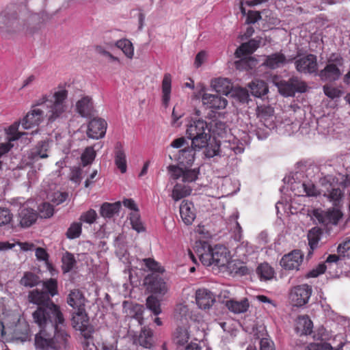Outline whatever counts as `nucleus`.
Instances as JSON below:
<instances>
[{"mask_svg": "<svg viewBox=\"0 0 350 350\" xmlns=\"http://www.w3.org/2000/svg\"><path fill=\"white\" fill-rule=\"evenodd\" d=\"M304 255L299 250H294L283 256L280 260V265L286 270H299Z\"/></svg>", "mask_w": 350, "mask_h": 350, "instance_id": "nucleus-18", "label": "nucleus"}, {"mask_svg": "<svg viewBox=\"0 0 350 350\" xmlns=\"http://www.w3.org/2000/svg\"><path fill=\"white\" fill-rule=\"evenodd\" d=\"M39 213L41 217L49 218L53 216L54 209L51 204L44 202L39 206Z\"/></svg>", "mask_w": 350, "mask_h": 350, "instance_id": "nucleus-55", "label": "nucleus"}, {"mask_svg": "<svg viewBox=\"0 0 350 350\" xmlns=\"http://www.w3.org/2000/svg\"><path fill=\"white\" fill-rule=\"evenodd\" d=\"M130 221L132 228L137 232H143L144 227L140 219L138 211H132L130 213Z\"/></svg>", "mask_w": 350, "mask_h": 350, "instance_id": "nucleus-45", "label": "nucleus"}, {"mask_svg": "<svg viewBox=\"0 0 350 350\" xmlns=\"http://www.w3.org/2000/svg\"><path fill=\"white\" fill-rule=\"evenodd\" d=\"M44 291L49 293V297H52L58 293L57 282L54 278H50L42 282Z\"/></svg>", "mask_w": 350, "mask_h": 350, "instance_id": "nucleus-40", "label": "nucleus"}, {"mask_svg": "<svg viewBox=\"0 0 350 350\" xmlns=\"http://www.w3.org/2000/svg\"><path fill=\"white\" fill-rule=\"evenodd\" d=\"M302 187L308 196H317L320 194L316 187L311 183H303Z\"/></svg>", "mask_w": 350, "mask_h": 350, "instance_id": "nucleus-62", "label": "nucleus"}, {"mask_svg": "<svg viewBox=\"0 0 350 350\" xmlns=\"http://www.w3.org/2000/svg\"><path fill=\"white\" fill-rule=\"evenodd\" d=\"M20 282L24 286L31 288L38 285L40 281L38 277L34 273L26 272L21 279Z\"/></svg>", "mask_w": 350, "mask_h": 350, "instance_id": "nucleus-42", "label": "nucleus"}, {"mask_svg": "<svg viewBox=\"0 0 350 350\" xmlns=\"http://www.w3.org/2000/svg\"><path fill=\"white\" fill-rule=\"evenodd\" d=\"M338 178L332 176H327L322 180V185H325L326 190L324 191L323 196L327 197L330 201L334 202L335 204L342 197L343 193L338 187Z\"/></svg>", "mask_w": 350, "mask_h": 350, "instance_id": "nucleus-12", "label": "nucleus"}, {"mask_svg": "<svg viewBox=\"0 0 350 350\" xmlns=\"http://www.w3.org/2000/svg\"><path fill=\"white\" fill-rule=\"evenodd\" d=\"M53 144V141L51 139H46L40 142L36 146V152L35 153H46Z\"/></svg>", "mask_w": 350, "mask_h": 350, "instance_id": "nucleus-59", "label": "nucleus"}, {"mask_svg": "<svg viewBox=\"0 0 350 350\" xmlns=\"http://www.w3.org/2000/svg\"><path fill=\"white\" fill-rule=\"evenodd\" d=\"M21 124V120L15 121L5 129L7 141L3 143H0V153H8L15 146L17 140L27 134V133L20 132L18 131Z\"/></svg>", "mask_w": 350, "mask_h": 350, "instance_id": "nucleus-7", "label": "nucleus"}, {"mask_svg": "<svg viewBox=\"0 0 350 350\" xmlns=\"http://www.w3.org/2000/svg\"><path fill=\"white\" fill-rule=\"evenodd\" d=\"M71 322L73 328L80 331L85 338H89L92 336L94 328L89 322V317L85 310L74 311Z\"/></svg>", "mask_w": 350, "mask_h": 350, "instance_id": "nucleus-8", "label": "nucleus"}, {"mask_svg": "<svg viewBox=\"0 0 350 350\" xmlns=\"http://www.w3.org/2000/svg\"><path fill=\"white\" fill-rule=\"evenodd\" d=\"M226 306L234 314H240L245 312L247 310L250 304L248 299L246 298H244L241 301L231 299L226 302Z\"/></svg>", "mask_w": 350, "mask_h": 350, "instance_id": "nucleus-31", "label": "nucleus"}, {"mask_svg": "<svg viewBox=\"0 0 350 350\" xmlns=\"http://www.w3.org/2000/svg\"><path fill=\"white\" fill-rule=\"evenodd\" d=\"M262 38L257 37L256 38L250 39L248 42H244L237 48L235 51V55L238 57L245 55L252 54L260 46Z\"/></svg>", "mask_w": 350, "mask_h": 350, "instance_id": "nucleus-25", "label": "nucleus"}, {"mask_svg": "<svg viewBox=\"0 0 350 350\" xmlns=\"http://www.w3.org/2000/svg\"><path fill=\"white\" fill-rule=\"evenodd\" d=\"M107 127V122L100 118L92 119L88 124L87 134L93 139H99L105 136Z\"/></svg>", "mask_w": 350, "mask_h": 350, "instance_id": "nucleus-17", "label": "nucleus"}, {"mask_svg": "<svg viewBox=\"0 0 350 350\" xmlns=\"http://www.w3.org/2000/svg\"><path fill=\"white\" fill-rule=\"evenodd\" d=\"M17 219L21 227L29 228L36 221L38 213L31 208L22 206L18 210Z\"/></svg>", "mask_w": 350, "mask_h": 350, "instance_id": "nucleus-20", "label": "nucleus"}, {"mask_svg": "<svg viewBox=\"0 0 350 350\" xmlns=\"http://www.w3.org/2000/svg\"><path fill=\"white\" fill-rule=\"evenodd\" d=\"M68 197V193L66 192L57 191L53 193L50 196V200L56 205L63 203Z\"/></svg>", "mask_w": 350, "mask_h": 350, "instance_id": "nucleus-58", "label": "nucleus"}, {"mask_svg": "<svg viewBox=\"0 0 350 350\" xmlns=\"http://www.w3.org/2000/svg\"><path fill=\"white\" fill-rule=\"evenodd\" d=\"M323 92L327 97L332 99L339 98L342 94V92L340 90L328 85L323 86Z\"/></svg>", "mask_w": 350, "mask_h": 350, "instance_id": "nucleus-53", "label": "nucleus"}, {"mask_svg": "<svg viewBox=\"0 0 350 350\" xmlns=\"http://www.w3.org/2000/svg\"><path fill=\"white\" fill-rule=\"evenodd\" d=\"M199 174V169H185L183 170L181 176L183 177V182H193L195 181L198 178V176Z\"/></svg>", "mask_w": 350, "mask_h": 350, "instance_id": "nucleus-50", "label": "nucleus"}, {"mask_svg": "<svg viewBox=\"0 0 350 350\" xmlns=\"http://www.w3.org/2000/svg\"><path fill=\"white\" fill-rule=\"evenodd\" d=\"M286 62V56L281 53H275L267 55L264 65L271 69H275L280 67Z\"/></svg>", "mask_w": 350, "mask_h": 350, "instance_id": "nucleus-30", "label": "nucleus"}, {"mask_svg": "<svg viewBox=\"0 0 350 350\" xmlns=\"http://www.w3.org/2000/svg\"><path fill=\"white\" fill-rule=\"evenodd\" d=\"M312 289L308 284L297 285L291 288L289 299L293 306L300 307L308 302Z\"/></svg>", "mask_w": 350, "mask_h": 350, "instance_id": "nucleus-9", "label": "nucleus"}, {"mask_svg": "<svg viewBox=\"0 0 350 350\" xmlns=\"http://www.w3.org/2000/svg\"><path fill=\"white\" fill-rule=\"evenodd\" d=\"M337 251L339 254H341L343 256L350 255V237L347 238L345 241L339 244Z\"/></svg>", "mask_w": 350, "mask_h": 350, "instance_id": "nucleus-63", "label": "nucleus"}, {"mask_svg": "<svg viewBox=\"0 0 350 350\" xmlns=\"http://www.w3.org/2000/svg\"><path fill=\"white\" fill-rule=\"evenodd\" d=\"M291 81L295 94L296 92L304 93L307 91L308 85L305 81L300 80L297 77H291Z\"/></svg>", "mask_w": 350, "mask_h": 350, "instance_id": "nucleus-51", "label": "nucleus"}, {"mask_svg": "<svg viewBox=\"0 0 350 350\" xmlns=\"http://www.w3.org/2000/svg\"><path fill=\"white\" fill-rule=\"evenodd\" d=\"M146 306L155 315L161 313L160 300L153 295L147 297Z\"/></svg>", "mask_w": 350, "mask_h": 350, "instance_id": "nucleus-41", "label": "nucleus"}, {"mask_svg": "<svg viewBox=\"0 0 350 350\" xmlns=\"http://www.w3.org/2000/svg\"><path fill=\"white\" fill-rule=\"evenodd\" d=\"M97 218V213L93 209H90L88 211L82 213L80 216V221L85 222L89 224H93Z\"/></svg>", "mask_w": 350, "mask_h": 350, "instance_id": "nucleus-56", "label": "nucleus"}, {"mask_svg": "<svg viewBox=\"0 0 350 350\" xmlns=\"http://www.w3.org/2000/svg\"><path fill=\"white\" fill-rule=\"evenodd\" d=\"M261 14L259 11L249 10L247 14L246 23L254 24L261 19Z\"/></svg>", "mask_w": 350, "mask_h": 350, "instance_id": "nucleus-60", "label": "nucleus"}, {"mask_svg": "<svg viewBox=\"0 0 350 350\" xmlns=\"http://www.w3.org/2000/svg\"><path fill=\"white\" fill-rule=\"evenodd\" d=\"M251 93L256 97H261L265 95L268 91V85L266 82L262 80H254L250 85Z\"/></svg>", "mask_w": 350, "mask_h": 350, "instance_id": "nucleus-33", "label": "nucleus"}, {"mask_svg": "<svg viewBox=\"0 0 350 350\" xmlns=\"http://www.w3.org/2000/svg\"><path fill=\"white\" fill-rule=\"evenodd\" d=\"M208 258V262L205 265L206 266L214 265L224 268L230 259V252L224 246L215 245L212 248Z\"/></svg>", "mask_w": 350, "mask_h": 350, "instance_id": "nucleus-10", "label": "nucleus"}, {"mask_svg": "<svg viewBox=\"0 0 350 350\" xmlns=\"http://www.w3.org/2000/svg\"><path fill=\"white\" fill-rule=\"evenodd\" d=\"M202 101L204 105L213 110L224 109L228 104V101L225 98L218 94L207 93L203 94Z\"/></svg>", "mask_w": 350, "mask_h": 350, "instance_id": "nucleus-21", "label": "nucleus"}, {"mask_svg": "<svg viewBox=\"0 0 350 350\" xmlns=\"http://www.w3.org/2000/svg\"><path fill=\"white\" fill-rule=\"evenodd\" d=\"M273 108L270 106H260L257 108V116L261 120H266L273 116Z\"/></svg>", "mask_w": 350, "mask_h": 350, "instance_id": "nucleus-47", "label": "nucleus"}, {"mask_svg": "<svg viewBox=\"0 0 350 350\" xmlns=\"http://www.w3.org/2000/svg\"><path fill=\"white\" fill-rule=\"evenodd\" d=\"M180 215L186 225H191L196 217L193 204L188 200H183L180 206Z\"/></svg>", "mask_w": 350, "mask_h": 350, "instance_id": "nucleus-22", "label": "nucleus"}, {"mask_svg": "<svg viewBox=\"0 0 350 350\" xmlns=\"http://www.w3.org/2000/svg\"><path fill=\"white\" fill-rule=\"evenodd\" d=\"M162 104L166 108L168 107L172 91V76L170 73H165L161 83Z\"/></svg>", "mask_w": 350, "mask_h": 350, "instance_id": "nucleus-28", "label": "nucleus"}, {"mask_svg": "<svg viewBox=\"0 0 350 350\" xmlns=\"http://www.w3.org/2000/svg\"><path fill=\"white\" fill-rule=\"evenodd\" d=\"M115 46L121 49L124 54L129 59L134 55V47L132 42L128 39H122L115 43Z\"/></svg>", "mask_w": 350, "mask_h": 350, "instance_id": "nucleus-38", "label": "nucleus"}, {"mask_svg": "<svg viewBox=\"0 0 350 350\" xmlns=\"http://www.w3.org/2000/svg\"><path fill=\"white\" fill-rule=\"evenodd\" d=\"M211 130L215 137L223 138L226 135L228 128L225 122L217 121L215 122Z\"/></svg>", "mask_w": 350, "mask_h": 350, "instance_id": "nucleus-44", "label": "nucleus"}, {"mask_svg": "<svg viewBox=\"0 0 350 350\" xmlns=\"http://www.w3.org/2000/svg\"><path fill=\"white\" fill-rule=\"evenodd\" d=\"M81 233V224L78 222L72 223L66 232L68 239H73L79 237Z\"/></svg>", "mask_w": 350, "mask_h": 350, "instance_id": "nucleus-52", "label": "nucleus"}, {"mask_svg": "<svg viewBox=\"0 0 350 350\" xmlns=\"http://www.w3.org/2000/svg\"><path fill=\"white\" fill-rule=\"evenodd\" d=\"M28 301L38 306L32 313L33 322L37 325L49 324L52 318H57L58 322H64V315L59 306L54 304L44 290L34 289L29 292Z\"/></svg>", "mask_w": 350, "mask_h": 350, "instance_id": "nucleus-1", "label": "nucleus"}, {"mask_svg": "<svg viewBox=\"0 0 350 350\" xmlns=\"http://www.w3.org/2000/svg\"><path fill=\"white\" fill-rule=\"evenodd\" d=\"M138 344L146 349H151L154 346L153 332L146 327H144L137 338Z\"/></svg>", "mask_w": 350, "mask_h": 350, "instance_id": "nucleus-32", "label": "nucleus"}, {"mask_svg": "<svg viewBox=\"0 0 350 350\" xmlns=\"http://www.w3.org/2000/svg\"><path fill=\"white\" fill-rule=\"evenodd\" d=\"M70 180L79 185L81 180V170L79 167H74L71 168L70 174Z\"/></svg>", "mask_w": 350, "mask_h": 350, "instance_id": "nucleus-64", "label": "nucleus"}, {"mask_svg": "<svg viewBox=\"0 0 350 350\" xmlns=\"http://www.w3.org/2000/svg\"><path fill=\"white\" fill-rule=\"evenodd\" d=\"M214 88L217 93L228 95L232 90V83L228 79L219 78L215 80Z\"/></svg>", "mask_w": 350, "mask_h": 350, "instance_id": "nucleus-39", "label": "nucleus"}, {"mask_svg": "<svg viewBox=\"0 0 350 350\" xmlns=\"http://www.w3.org/2000/svg\"><path fill=\"white\" fill-rule=\"evenodd\" d=\"M196 301L200 308L207 309L215 302V297L210 291L202 288L196 293Z\"/></svg>", "mask_w": 350, "mask_h": 350, "instance_id": "nucleus-23", "label": "nucleus"}, {"mask_svg": "<svg viewBox=\"0 0 350 350\" xmlns=\"http://www.w3.org/2000/svg\"><path fill=\"white\" fill-rule=\"evenodd\" d=\"M143 262L146 267L149 271H151L154 273H163L164 271V269L162 267H161L159 264L152 258H144L143 259Z\"/></svg>", "mask_w": 350, "mask_h": 350, "instance_id": "nucleus-49", "label": "nucleus"}, {"mask_svg": "<svg viewBox=\"0 0 350 350\" xmlns=\"http://www.w3.org/2000/svg\"><path fill=\"white\" fill-rule=\"evenodd\" d=\"M171 146L176 148H182L179 153H185L189 148V142L183 137L174 139L171 143Z\"/></svg>", "mask_w": 350, "mask_h": 350, "instance_id": "nucleus-54", "label": "nucleus"}, {"mask_svg": "<svg viewBox=\"0 0 350 350\" xmlns=\"http://www.w3.org/2000/svg\"><path fill=\"white\" fill-rule=\"evenodd\" d=\"M170 158L176 163L167 167L174 179L181 177L183 170L190 168L195 159L194 154H170Z\"/></svg>", "mask_w": 350, "mask_h": 350, "instance_id": "nucleus-6", "label": "nucleus"}, {"mask_svg": "<svg viewBox=\"0 0 350 350\" xmlns=\"http://www.w3.org/2000/svg\"><path fill=\"white\" fill-rule=\"evenodd\" d=\"M210 131L206 122L203 120H193L190 122L186 134L191 140V146L194 151H200L207 147L211 139Z\"/></svg>", "mask_w": 350, "mask_h": 350, "instance_id": "nucleus-4", "label": "nucleus"}, {"mask_svg": "<svg viewBox=\"0 0 350 350\" xmlns=\"http://www.w3.org/2000/svg\"><path fill=\"white\" fill-rule=\"evenodd\" d=\"M50 96L47 94L42 95L38 99L32 107L46 104L47 112L46 117L49 122H53L60 118L67 109L66 99L68 98V91L64 88H59L55 91L52 99H49Z\"/></svg>", "mask_w": 350, "mask_h": 350, "instance_id": "nucleus-3", "label": "nucleus"}, {"mask_svg": "<svg viewBox=\"0 0 350 350\" xmlns=\"http://www.w3.org/2000/svg\"><path fill=\"white\" fill-rule=\"evenodd\" d=\"M344 64L343 57L340 53H332L327 57L325 67L318 72L317 75L323 81L335 82L342 75Z\"/></svg>", "mask_w": 350, "mask_h": 350, "instance_id": "nucleus-5", "label": "nucleus"}, {"mask_svg": "<svg viewBox=\"0 0 350 350\" xmlns=\"http://www.w3.org/2000/svg\"><path fill=\"white\" fill-rule=\"evenodd\" d=\"M193 249L202 263L204 265L207 264L212 250L208 243L204 241H196Z\"/></svg>", "mask_w": 350, "mask_h": 350, "instance_id": "nucleus-29", "label": "nucleus"}, {"mask_svg": "<svg viewBox=\"0 0 350 350\" xmlns=\"http://www.w3.org/2000/svg\"><path fill=\"white\" fill-rule=\"evenodd\" d=\"M346 342L342 334H337L332 340V344L327 342L310 343L305 347V350H342Z\"/></svg>", "mask_w": 350, "mask_h": 350, "instance_id": "nucleus-15", "label": "nucleus"}, {"mask_svg": "<svg viewBox=\"0 0 350 350\" xmlns=\"http://www.w3.org/2000/svg\"><path fill=\"white\" fill-rule=\"evenodd\" d=\"M279 91L284 96H294L295 92L293 88L291 78L288 81H281L279 85Z\"/></svg>", "mask_w": 350, "mask_h": 350, "instance_id": "nucleus-46", "label": "nucleus"}, {"mask_svg": "<svg viewBox=\"0 0 350 350\" xmlns=\"http://www.w3.org/2000/svg\"><path fill=\"white\" fill-rule=\"evenodd\" d=\"M295 66L297 72L304 74L317 75V57L314 54H308L295 61Z\"/></svg>", "mask_w": 350, "mask_h": 350, "instance_id": "nucleus-11", "label": "nucleus"}, {"mask_svg": "<svg viewBox=\"0 0 350 350\" xmlns=\"http://www.w3.org/2000/svg\"><path fill=\"white\" fill-rule=\"evenodd\" d=\"M64 322H58L57 318H52L51 325L44 324L38 325L40 332L36 334L34 339L35 347L40 350H61L65 349L68 345V333L58 325Z\"/></svg>", "mask_w": 350, "mask_h": 350, "instance_id": "nucleus-2", "label": "nucleus"}, {"mask_svg": "<svg viewBox=\"0 0 350 350\" xmlns=\"http://www.w3.org/2000/svg\"><path fill=\"white\" fill-rule=\"evenodd\" d=\"M120 206V202L115 203L105 202L100 207V213L103 217L111 218L119 211Z\"/></svg>", "mask_w": 350, "mask_h": 350, "instance_id": "nucleus-35", "label": "nucleus"}, {"mask_svg": "<svg viewBox=\"0 0 350 350\" xmlns=\"http://www.w3.org/2000/svg\"><path fill=\"white\" fill-rule=\"evenodd\" d=\"M342 213L338 209L333 208L327 211L316 209L312 211V217L319 224L327 226L328 224H337L341 219Z\"/></svg>", "mask_w": 350, "mask_h": 350, "instance_id": "nucleus-13", "label": "nucleus"}, {"mask_svg": "<svg viewBox=\"0 0 350 350\" xmlns=\"http://www.w3.org/2000/svg\"><path fill=\"white\" fill-rule=\"evenodd\" d=\"M191 193L190 187L176 184L172 190V198L175 201H178L180 199L189 196Z\"/></svg>", "mask_w": 350, "mask_h": 350, "instance_id": "nucleus-37", "label": "nucleus"}, {"mask_svg": "<svg viewBox=\"0 0 350 350\" xmlns=\"http://www.w3.org/2000/svg\"><path fill=\"white\" fill-rule=\"evenodd\" d=\"M144 284L149 292L161 296L164 295L168 290L164 280L154 273H152L145 278Z\"/></svg>", "mask_w": 350, "mask_h": 350, "instance_id": "nucleus-14", "label": "nucleus"}, {"mask_svg": "<svg viewBox=\"0 0 350 350\" xmlns=\"http://www.w3.org/2000/svg\"><path fill=\"white\" fill-rule=\"evenodd\" d=\"M190 318V312L187 306L181 304L176 306L174 319L178 324L188 323V319Z\"/></svg>", "mask_w": 350, "mask_h": 350, "instance_id": "nucleus-34", "label": "nucleus"}, {"mask_svg": "<svg viewBox=\"0 0 350 350\" xmlns=\"http://www.w3.org/2000/svg\"><path fill=\"white\" fill-rule=\"evenodd\" d=\"M256 273L261 280H271L275 275L273 269L267 262L260 264L257 269Z\"/></svg>", "mask_w": 350, "mask_h": 350, "instance_id": "nucleus-36", "label": "nucleus"}, {"mask_svg": "<svg viewBox=\"0 0 350 350\" xmlns=\"http://www.w3.org/2000/svg\"><path fill=\"white\" fill-rule=\"evenodd\" d=\"M12 219V214L5 208L0 207V226L8 224Z\"/></svg>", "mask_w": 350, "mask_h": 350, "instance_id": "nucleus-57", "label": "nucleus"}, {"mask_svg": "<svg viewBox=\"0 0 350 350\" xmlns=\"http://www.w3.org/2000/svg\"><path fill=\"white\" fill-rule=\"evenodd\" d=\"M62 269L64 272H69L75 267L76 260L72 254L66 253L62 258Z\"/></svg>", "mask_w": 350, "mask_h": 350, "instance_id": "nucleus-48", "label": "nucleus"}, {"mask_svg": "<svg viewBox=\"0 0 350 350\" xmlns=\"http://www.w3.org/2000/svg\"><path fill=\"white\" fill-rule=\"evenodd\" d=\"M77 111L85 118L90 117L94 113V106L92 98L88 96L82 97L77 102Z\"/></svg>", "mask_w": 350, "mask_h": 350, "instance_id": "nucleus-26", "label": "nucleus"}, {"mask_svg": "<svg viewBox=\"0 0 350 350\" xmlns=\"http://www.w3.org/2000/svg\"><path fill=\"white\" fill-rule=\"evenodd\" d=\"M189 323L178 324L172 334V341L177 346H183L189 339L192 338V334L189 330Z\"/></svg>", "mask_w": 350, "mask_h": 350, "instance_id": "nucleus-19", "label": "nucleus"}, {"mask_svg": "<svg viewBox=\"0 0 350 350\" xmlns=\"http://www.w3.org/2000/svg\"><path fill=\"white\" fill-rule=\"evenodd\" d=\"M115 163L118 168L122 173H124L126 171V161L125 154H116L115 158Z\"/></svg>", "mask_w": 350, "mask_h": 350, "instance_id": "nucleus-61", "label": "nucleus"}, {"mask_svg": "<svg viewBox=\"0 0 350 350\" xmlns=\"http://www.w3.org/2000/svg\"><path fill=\"white\" fill-rule=\"evenodd\" d=\"M313 324L306 315L299 316L295 323V330L300 335L310 334L312 332Z\"/></svg>", "mask_w": 350, "mask_h": 350, "instance_id": "nucleus-27", "label": "nucleus"}, {"mask_svg": "<svg viewBox=\"0 0 350 350\" xmlns=\"http://www.w3.org/2000/svg\"><path fill=\"white\" fill-rule=\"evenodd\" d=\"M43 120L44 111L33 107L21 120L22 127L24 129H30L38 126Z\"/></svg>", "mask_w": 350, "mask_h": 350, "instance_id": "nucleus-16", "label": "nucleus"}, {"mask_svg": "<svg viewBox=\"0 0 350 350\" xmlns=\"http://www.w3.org/2000/svg\"><path fill=\"white\" fill-rule=\"evenodd\" d=\"M321 230L319 228H312L308 234V243L312 250L317 247L320 240Z\"/></svg>", "mask_w": 350, "mask_h": 350, "instance_id": "nucleus-43", "label": "nucleus"}, {"mask_svg": "<svg viewBox=\"0 0 350 350\" xmlns=\"http://www.w3.org/2000/svg\"><path fill=\"white\" fill-rule=\"evenodd\" d=\"M67 303L75 311L85 310V298L79 290L75 289L70 292L67 297Z\"/></svg>", "mask_w": 350, "mask_h": 350, "instance_id": "nucleus-24", "label": "nucleus"}]
</instances>
